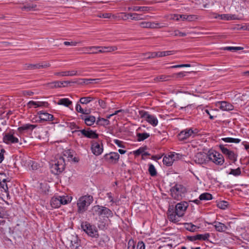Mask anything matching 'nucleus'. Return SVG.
Segmentation results:
<instances>
[{
  "label": "nucleus",
  "instance_id": "nucleus-1",
  "mask_svg": "<svg viewBox=\"0 0 249 249\" xmlns=\"http://www.w3.org/2000/svg\"><path fill=\"white\" fill-rule=\"evenodd\" d=\"M196 163L202 164L211 160L217 165H222L224 162L223 156L219 153L214 151L209 152L208 154L204 153H197L194 158Z\"/></svg>",
  "mask_w": 249,
  "mask_h": 249
},
{
  "label": "nucleus",
  "instance_id": "nucleus-2",
  "mask_svg": "<svg viewBox=\"0 0 249 249\" xmlns=\"http://www.w3.org/2000/svg\"><path fill=\"white\" fill-rule=\"evenodd\" d=\"M188 205L186 202L178 203L174 208L173 206L170 207L168 210V217L170 221L177 223L179 221V218L183 216Z\"/></svg>",
  "mask_w": 249,
  "mask_h": 249
},
{
  "label": "nucleus",
  "instance_id": "nucleus-3",
  "mask_svg": "<svg viewBox=\"0 0 249 249\" xmlns=\"http://www.w3.org/2000/svg\"><path fill=\"white\" fill-rule=\"evenodd\" d=\"M92 201L93 197L91 196H84L80 197L77 203L78 212L81 213H83Z\"/></svg>",
  "mask_w": 249,
  "mask_h": 249
},
{
  "label": "nucleus",
  "instance_id": "nucleus-4",
  "mask_svg": "<svg viewBox=\"0 0 249 249\" xmlns=\"http://www.w3.org/2000/svg\"><path fill=\"white\" fill-rule=\"evenodd\" d=\"M91 213L93 215H103L107 218L113 216V213L110 209L100 205H95L92 207Z\"/></svg>",
  "mask_w": 249,
  "mask_h": 249
},
{
  "label": "nucleus",
  "instance_id": "nucleus-5",
  "mask_svg": "<svg viewBox=\"0 0 249 249\" xmlns=\"http://www.w3.org/2000/svg\"><path fill=\"white\" fill-rule=\"evenodd\" d=\"M81 227L82 229L89 236L91 237L98 238L99 234L96 227L91 225L87 221H83L81 223Z\"/></svg>",
  "mask_w": 249,
  "mask_h": 249
},
{
  "label": "nucleus",
  "instance_id": "nucleus-6",
  "mask_svg": "<svg viewBox=\"0 0 249 249\" xmlns=\"http://www.w3.org/2000/svg\"><path fill=\"white\" fill-rule=\"evenodd\" d=\"M170 192L172 197L178 200L181 198L182 194L185 192V188L182 185L176 184L171 188Z\"/></svg>",
  "mask_w": 249,
  "mask_h": 249
},
{
  "label": "nucleus",
  "instance_id": "nucleus-7",
  "mask_svg": "<svg viewBox=\"0 0 249 249\" xmlns=\"http://www.w3.org/2000/svg\"><path fill=\"white\" fill-rule=\"evenodd\" d=\"M65 165L64 159L62 157L60 158L57 162L52 165V172L55 175L60 174L64 170Z\"/></svg>",
  "mask_w": 249,
  "mask_h": 249
},
{
  "label": "nucleus",
  "instance_id": "nucleus-8",
  "mask_svg": "<svg viewBox=\"0 0 249 249\" xmlns=\"http://www.w3.org/2000/svg\"><path fill=\"white\" fill-rule=\"evenodd\" d=\"M197 132V130H193L191 128L186 129L181 131L178 135V139L180 141H183L189 137H194L195 135Z\"/></svg>",
  "mask_w": 249,
  "mask_h": 249
},
{
  "label": "nucleus",
  "instance_id": "nucleus-9",
  "mask_svg": "<svg viewBox=\"0 0 249 249\" xmlns=\"http://www.w3.org/2000/svg\"><path fill=\"white\" fill-rule=\"evenodd\" d=\"M140 115L142 118H145L146 121L153 126L157 125L158 120L155 116L150 115L147 112L144 111H140Z\"/></svg>",
  "mask_w": 249,
  "mask_h": 249
},
{
  "label": "nucleus",
  "instance_id": "nucleus-10",
  "mask_svg": "<svg viewBox=\"0 0 249 249\" xmlns=\"http://www.w3.org/2000/svg\"><path fill=\"white\" fill-rule=\"evenodd\" d=\"M219 148L222 153L227 156L230 160L233 161L236 160V155L233 151L229 150L223 144H220Z\"/></svg>",
  "mask_w": 249,
  "mask_h": 249
},
{
  "label": "nucleus",
  "instance_id": "nucleus-11",
  "mask_svg": "<svg viewBox=\"0 0 249 249\" xmlns=\"http://www.w3.org/2000/svg\"><path fill=\"white\" fill-rule=\"evenodd\" d=\"M78 132L85 137L89 139H97L98 137V135L96 133L95 131H93L90 128L80 130Z\"/></svg>",
  "mask_w": 249,
  "mask_h": 249
},
{
  "label": "nucleus",
  "instance_id": "nucleus-12",
  "mask_svg": "<svg viewBox=\"0 0 249 249\" xmlns=\"http://www.w3.org/2000/svg\"><path fill=\"white\" fill-rule=\"evenodd\" d=\"M3 142L6 144L18 143V139L14 137L13 134L7 133L3 134Z\"/></svg>",
  "mask_w": 249,
  "mask_h": 249
},
{
  "label": "nucleus",
  "instance_id": "nucleus-13",
  "mask_svg": "<svg viewBox=\"0 0 249 249\" xmlns=\"http://www.w3.org/2000/svg\"><path fill=\"white\" fill-rule=\"evenodd\" d=\"M83 46L85 45L84 42L81 41H64L62 40L57 41L54 46Z\"/></svg>",
  "mask_w": 249,
  "mask_h": 249
},
{
  "label": "nucleus",
  "instance_id": "nucleus-14",
  "mask_svg": "<svg viewBox=\"0 0 249 249\" xmlns=\"http://www.w3.org/2000/svg\"><path fill=\"white\" fill-rule=\"evenodd\" d=\"M120 157L118 153L116 152H111L109 154H107L104 156V159L109 163H116Z\"/></svg>",
  "mask_w": 249,
  "mask_h": 249
},
{
  "label": "nucleus",
  "instance_id": "nucleus-15",
  "mask_svg": "<svg viewBox=\"0 0 249 249\" xmlns=\"http://www.w3.org/2000/svg\"><path fill=\"white\" fill-rule=\"evenodd\" d=\"M37 114L39 115V118L41 121H52L54 119V117L53 115L44 111H38Z\"/></svg>",
  "mask_w": 249,
  "mask_h": 249
},
{
  "label": "nucleus",
  "instance_id": "nucleus-16",
  "mask_svg": "<svg viewBox=\"0 0 249 249\" xmlns=\"http://www.w3.org/2000/svg\"><path fill=\"white\" fill-rule=\"evenodd\" d=\"M36 126L37 125L35 124H26L19 127L18 128V130L20 133H23L25 131H32L36 127Z\"/></svg>",
  "mask_w": 249,
  "mask_h": 249
},
{
  "label": "nucleus",
  "instance_id": "nucleus-17",
  "mask_svg": "<svg viewBox=\"0 0 249 249\" xmlns=\"http://www.w3.org/2000/svg\"><path fill=\"white\" fill-rule=\"evenodd\" d=\"M91 150L93 154L96 156L100 155L103 152V146H101L97 142L93 143L91 145Z\"/></svg>",
  "mask_w": 249,
  "mask_h": 249
},
{
  "label": "nucleus",
  "instance_id": "nucleus-18",
  "mask_svg": "<svg viewBox=\"0 0 249 249\" xmlns=\"http://www.w3.org/2000/svg\"><path fill=\"white\" fill-rule=\"evenodd\" d=\"M218 232H225L228 228L224 224L219 222L214 221L212 224Z\"/></svg>",
  "mask_w": 249,
  "mask_h": 249
},
{
  "label": "nucleus",
  "instance_id": "nucleus-19",
  "mask_svg": "<svg viewBox=\"0 0 249 249\" xmlns=\"http://www.w3.org/2000/svg\"><path fill=\"white\" fill-rule=\"evenodd\" d=\"M54 75L57 76H74V75H79L77 71H64L62 72H55Z\"/></svg>",
  "mask_w": 249,
  "mask_h": 249
},
{
  "label": "nucleus",
  "instance_id": "nucleus-20",
  "mask_svg": "<svg viewBox=\"0 0 249 249\" xmlns=\"http://www.w3.org/2000/svg\"><path fill=\"white\" fill-rule=\"evenodd\" d=\"M219 107L223 110L230 111L233 109V106L226 101H222L219 103Z\"/></svg>",
  "mask_w": 249,
  "mask_h": 249
},
{
  "label": "nucleus",
  "instance_id": "nucleus-21",
  "mask_svg": "<svg viewBox=\"0 0 249 249\" xmlns=\"http://www.w3.org/2000/svg\"><path fill=\"white\" fill-rule=\"evenodd\" d=\"M175 155L171 154L168 157L165 156L163 159V163L166 166H169L172 165L173 161L175 160Z\"/></svg>",
  "mask_w": 249,
  "mask_h": 249
},
{
  "label": "nucleus",
  "instance_id": "nucleus-22",
  "mask_svg": "<svg viewBox=\"0 0 249 249\" xmlns=\"http://www.w3.org/2000/svg\"><path fill=\"white\" fill-rule=\"evenodd\" d=\"M159 25L158 23L142 21L140 23V26L142 28H156Z\"/></svg>",
  "mask_w": 249,
  "mask_h": 249
},
{
  "label": "nucleus",
  "instance_id": "nucleus-23",
  "mask_svg": "<svg viewBox=\"0 0 249 249\" xmlns=\"http://www.w3.org/2000/svg\"><path fill=\"white\" fill-rule=\"evenodd\" d=\"M92 48H89V49H91ZM94 49H96V51H90L89 52V53H105V52H109L112 51H114L116 50L117 48H102V50H98V48H93Z\"/></svg>",
  "mask_w": 249,
  "mask_h": 249
},
{
  "label": "nucleus",
  "instance_id": "nucleus-24",
  "mask_svg": "<svg viewBox=\"0 0 249 249\" xmlns=\"http://www.w3.org/2000/svg\"><path fill=\"white\" fill-rule=\"evenodd\" d=\"M82 119L84 120L85 124L88 126L93 125L96 121L95 117L92 115L85 116L83 117Z\"/></svg>",
  "mask_w": 249,
  "mask_h": 249
},
{
  "label": "nucleus",
  "instance_id": "nucleus-25",
  "mask_svg": "<svg viewBox=\"0 0 249 249\" xmlns=\"http://www.w3.org/2000/svg\"><path fill=\"white\" fill-rule=\"evenodd\" d=\"M59 196L53 197L51 200V205L53 208H57L60 207L61 205Z\"/></svg>",
  "mask_w": 249,
  "mask_h": 249
},
{
  "label": "nucleus",
  "instance_id": "nucleus-26",
  "mask_svg": "<svg viewBox=\"0 0 249 249\" xmlns=\"http://www.w3.org/2000/svg\"><path fill=\"white\" fill-rule=\"evenodd\" d=\"M43 65L40 64H25L24 65L23 69L24 70H35L36 69H40L42 67Z\"/></svg>",
  "mask_w": 249,
  "mask_h": 249
},
{
  "label": "nucleus",
  "instance_id": "nucleus-27",
  "mask_svg": "<svg viewBox=\"0 0 249 249\" xmlns=\"http://www.w3.org/2000/svg\"><path fill=\"white\" fill-rule=\"evenodd\" d=\"M125 18H130L131 19L138 20L142 19V15L137 13H128L125 15Z\"/></svg>",
  "mask_w": 249,
  "mask_h": 249
},
{
  "label": "nucleus",
  "instance_id": "nucleus-28",
  "mask_svg": "<svg viewBox=\"0 0 249 249\" xmlns=\"http://www.w3.org/2000/svg\"><path fill=\"white\" fill-rule=\"evenodd\" d=\"M99 79H79L78 80V84L87 85L89 83H92L93 82H97V81H99Z\"/></svg>",
  "mask_w": 249,
  "mask_h": 249
},
{
  "label": "nucleus",
  "instance_id": "nucleus-29",
  "mask_svg": "<svg viewBox=\"0 0 249 249\" xmlns=\"http://www.w3.org/2000/svg\"><path fill=\"white\" fill-rule=\"evenodd\" d=\"M57 104L59 105H63L68 107L70 105L72 104V102L68 98H62L59 99Z\"/></svg>",
  "mask_w": 249,
  "mask_h": 249
},
{
  "label": "nucleus",
  "instance_id": "nucleus-30",
  "mask_svg": "<svg viewBox=\"0 0 249 249\" xmlns=\"http://www.w3.org/2000/svg\"><path fill=\"white\" fill-rule=\"evenodd\" d=\"M94 99L95 98L91 96L84 97L80 99L79 102L82 104L87 105Z\"/></svg>",
  "mask_w": 249,
  "mask_h": 249
},
{
  "label": "nucleus",
  "instance_id": "nucleus-31",
  "mask_svg": "<svg viewBox=\"0 0 249 249\" xmlns=\"http://www.w3.org/2000/svg\"><path fill=\"white\" fill-rule=\"evenodd\" d=\"M129 10L133 11H147L150 8L147 6H133L128 8Z\"/></svg>",
  "mask_w": 249,
  "mask_h": 249
},
{
  "label": "nucleus",
  "instance_id": "nucleus-32",
  "mask_svg": "<svg viewBox=\"0 0 249 249\" xmlns=\"http://www.w3.org/2000/svg\"><path fill=\"white\" fill-rule=\"evenodd\" d=\"M200 200H209L213 199V196L208 193H204L201 194L199 196Z\"/></svg>",
  "mask_w": 249,
  "mask_h": 249
},
{
  "label": "nucleus",
  "instance_id": "nucleus-33",
  "mask_svg": "<svg viewBox=\"0 0 249 249\" xmlns=\"http://www.w3.org/2000/svg\"><path fill=\"white\" fill-rule=\"evenodd\" d=\"M61 205H65L70 203L71 200V197L68 196H59Z\"/></svg>",
  "mask_w": 249,
  "mask_h": 249
},
{
  "label": "nucleus",
  "instance_id": "nucleus-34",
  "mask_svg": "<svg viewBox=\"0 0 249 249\" xmlns=\"http://www.w3.org/2000/svg\"><path fill=\"white\" fill-rule=\"evenodd\" d=\"M96 124L101 125H107L110 124L109 121L107 119L99 117L97 120Z\"/></svg>",
  "mask_w": 249,
  "mask_h": 249
},
{
  "label": "nucleus",
  "instance_id": "nucleus-35",
  "mask_svg": "<svg viewBox=\"0 0 249 249\" xmlns=\"http://www.w3.org/2000/svg\"><path fill=\"white\" fill-rule=\"evenodd\" d=\"M62 85L63 83L61 81H54L48 84V87L51 89L61 88Z\"/></svg>",
  "mask_w": 249,
  "mask_h": 249
},
{
  "label": "nucleus",
  "instance_id": "nucleus-36",
  "mask_svg": "<svg viewBox=\"0 0 249 249\" xmlns=\"http://www.w3.org/2000/svg\"><path fill=\"white\" fill-rule=\"evenodd\" d=\"M70 241L71 244V246L75 248L76 249L78 247V239L77 236L71 235L70 237Z\"/></svg>",
  "mask_w": 249,
  "mask_h": 249
},
{
  "label": "nucleus",
  "instance_id": "nucleus-37",
  "mask_svg": "<svg viewBox=\"0 0 249 249\" xmlns=\"http://www.w3.org/2000/svg\"><path fill=\"white\" fill-rule=\"evenodd\" d=\"M137 136L138 137V141L141 142L148 138L149 137L150 135L149 133L145 132L142 133H137Z\"/></svg>",
  "mask_w": 249,
  "mask_h": 249
},
{
  "label": "nucleus",
  "instance_id": "nucleus-38",
  "mask_svg": "<svg viewBox=\"0 0 249 249\" xmlns=\"http://www.w3.org/2000/svg\"><path fill=\"white\" fill-rule=\"evenodd\" d=\"M10 216L9 212L3 208H0V218H8Z\"/></svg>",
  "mask_w": 249,
  "mask_h": 249
},
{
  "label": "nucleus",
  "instance_id": "nucleus-39",
  "mask_svg": "<svg viewBox=\"0 0 249 249\" xmlns=\"http://www.w3.org/2000/svg\"><path fill=\"white\" fill-rule=\"evenodd\" d=\"M185 228L187 230L194 232L196 231L198 227H197L196 225L192 224V223H186L185 224Z\"/></svg>",
  "mask_w": 249,
  "mask_h": 249
},
{
  "label": "nucleus",
  "instance_id": "nucleus-40",
  "mask_svg": "<svg viewBox=\"0 0 249 249\" xmlns=\"http://www.w3.org/2000/svg\"><path fill=\"white\" fill-rule=\"evenodd\" d=\"M148 171L152 177H154L157 174L155 166L152 164H149Z\"/></svg>",
  "mask_w": 249,
  "mask_h": 249
},
{
  "label": "nucleus",
  "instance_id": "nucleus-41",
  "mask_svg": "<svg viewBox=\"0 0 249 249\" xmlns=\"http://www.w3.org/2000/svg\"><path fill=\"white\" fill-rule=\"evenodd\" d=\"M210 236V235L209 233H206L203 234H199L196 235V238L197 240L205 241L208 240Z\"/></svg>",
  "mask_w": 249,
  "mask_h": 249
},
{
  "label": "nucleus",
  "instance_id": "nucleus-42",
  "mask_svg": "<svg viewBox=\"0 0 249 249\" xmlns=\"http://www.w3.org/2000/svg\"><path fill=\"white\" fill-rule=\"evenodd\" d=\"M70 128L72 130V133H74L75 132H79V130H77L76 129H78L79 127L74 123H70L68 124Z\"/></svg>",
  "mask_w": 249,
  "mask_h": 249
},
{
  "label": "nucleus",
  "instance_id": "nucleus-43",
  "mask_svg": "<svg viewBox=\"0 0 249 249\" xmlns=\"http://www.w3.org/2000/svg\"><path fill=\"white\" fill-rule=\"evenodd\" d=\"M169 77L170 76L169 75H161L156 77L154 80L157 81H166L168 80Z\"/></svg>",
  "mask_w": 249,
  "mask_h": 249
},
{
  "label": "nucleus",
  "instance_id": "nucleus-44",
  "mask_svg": "<svg viewBox=\"0 0 249 249\" xmlns=\"http://www.w3.org/2000/svg\"><path fill=\"white\" fill-rule=\"evenodd\" d=\"M228 205V203L225 201H221L217 203L218 208L221 209H225Z\"/></svg>",
  "mask_w": 249,
  "mask_h": 249
},
{
  "label": "nucleus",
  "instance_id": "nucleus-45",
  "mask_svg": "<svg viewBox=\"0 0 249 249\" xmlns=\"http://www.w3.org/2000/svg\"><path fill=\"white\" fill-rule=\"evenodd\" d=\"M174 53V51H163L159 52V57H162L164 56L170 55Z\"/></svg>",
  "mask_w": 249,
  "mask_h": 249
},
{
  "label": "nucleus",
  "instance_id": "nucleus-46",
  "mask_svg": "<svg viewBox=\"0 0 249 249\" xmlns=\"http://www.w3.org/2000/svg\"><path fill=\"white\" fill-rule=\"evenodd\" d=\"M241 174V171L239 168L236 169H231L229 174L233 175V176H237Z\"/></svg>",
  "mask_w": 249,
  "mask_h": 249
},
{
  "label": "nucleus",
  "instance_id": "nucleus-47",
  "mask_svg": "<svg viewBox=\"0 0 249 249\" xmlns=\"http://www.w3.org/2000/svg\"><path fill=\"white\" fill-rule=\"evenodd\" d=\"M135 248V243L133 240L130 239L127 244V249H134Z\"/></svg>",
  "mask_w": 249,
  "mask_h": 249
},
{
  "label": "nucleus",
  "instance_id": "nucleus-48",
  "mask_svg": "<svg viewBox=\"0 0 249 249\" xmlns=\"http://www.w3.org/2000/svg\"><path fill=\"white\" fill-rule=\"evenodd\" d=\"M107 196L111 202H112V203H115L116 205L118 204L119 202V200L118 199H113V197L111 196V193H108L107 194Z\"/></svg>",
  "mask_w": 249,
  "mask_h": 249
},
{
  "label": "nucleus",
  "instance_id": "nucleus-49",
  "mask_svg": "<svg viewBox=\"0 0 249 249\" xmlns=\"http://www.w3.org/2000/svg\"><path fill=\"white\" fill-rule=\"evenodd\" d=\"M75 109L77 112L81 113L82 114H88V113H86L85 111H84V109L82 108L81 106H80V104H78V103H77L76 105Z\"/></svg>",
  "mask_w": 249,
  "mask_h": 249
},
{
  "label": "nucleus",
  "instance_id": "nucleus-50",
  "mask_svg": "<svg viewBox=\"0 0 249 249\" xmlns=\"http://www.w3.org/2000/svg\"><path fill=\"white\" fill-rule=\"evenodd\" d=\"M224 50H228L230 52H235L238 50H241L244 49V48H223Z\"/></svg>",
  "mask_w": 249,
  "mask_h": 249
},
{
  "label": "nucleus",
  "instance_id": "nucleus-51",
  "mask_svg": "<svg viewBox=\"0 0 249 249\" xmlns=\"http://www.w3.org/2000/svg\"><path fill=\"white\" fill-rule=\"evenodd\" d=\"M29 164L31 165V167L32 170H36L38 168V164L35 161H31Z\"/></svg>",
  "mask_w": 249,
  "mask_h": 249
},
{
  "label": "nucleus",
  "instance_id": "nucleus-52",
  "mask_svg": "<svg viewBox=\"0 0 249 249\" xmlns=\"http://www.w3.org/2000/svg\"><path fill=\"white\" fill-rule=\"evenodd\" d=\"M6 175L4 173H0V184H1V182L5 183L6 182V178H5Z\"/></svg>",
  "mask_w": 249,
  "mask_h": 249
},
{
  "label": "nucleus",
  "instance_id": "nucleus-53",
  "mask_svg": "<svg viewBox=\"0 0 249 249\" xmlns=\"http://www.w3.org/2000/svg\"><path fill=\"white\" fill-rule=\"evenodd\" d=\"M98 227L100 229L104 230L106 229V224L102 221H99V223L98 224Z\"/></svg>",
  "mask_w": 249,
  "mask_h": 249
},
{
  "label": "nucleus",
  "instance_id": "nucleus-54",
  "mask_svg": "<svg viewBox=\"0 0 249 249\" xmlns=\"http://www.w3.org/2000/svg\"><path fill=\"white\" fill-rule=\"evenodd\" d=\"M137 249H145V245L142 241L138 242L137 246Z\"/></svg>",
  "mask_w": 249,
  "mask_h": 249
},
{
  "label": "nucleus",
  "instance_id": "nucleus-55",
  "mask_svg": "<svg viewBox=\"0 0 249 249\" xmlns=\"http://www.w3.org/2000/svg\"><path fill=\"white\" fill-rule=\"evenodd\" d=\"M114 142L119 147H122V148H124V145H123V142L119 140H117V139H115L114 140Z\"/></svg>",
  "mask_w": 249,
  "mask_h": 249
},
{
  "label": "nucleus",
  "instance_id": "nucleus-56",
  "mask_svg": "<svg viewBox=\"0 0 249 249\" xmlns=\"http://www.w3.org/2000/svg\"><path fill=\"white\" fill-rule=\"evenodd\" d=\"M144 152V148H140L138 150L135 151L134 152V154L136 155H139L140 154H143Z\"/></svg>",
  "mask_w": 249,
  "mask_h": 249
},
{
  "label": "nucleus",
  "instance_id": "nucleus-57",
  "mask_svg": "<svg viewBox=\"0 0 249 249\" xmlns=\"http://www.w3.org/2000/svg\"><path fill=\"white\" fill-rule=\"evenodd\" d=\"M219 17H221V19L227 20H230V18H229L230 14H223L219 15Z\"/></svg>",
  "mask_w": 249,
  "mask_h": 249
},
{
  "label": "nucleus",
  "instance_id": "nucleus-58",
  "mask_svg": "<svg viewBox=\"0 0 249 249\" xmlns=\"http://www.w3.org/2000/svg\"><path fill=\"white\" fill-rule=\"evenodd\" d=\"M61 83H63L62 87H65L66 85L64 84H66L67 85L68 84H70L71 83H76L78 84V80L74 81H61Z\"/></svg>",
  "mask_w": 249,
  "mask_h": 249
},
{
  "label": "nucleus",
  "instance_id": "nucleus-59",
  "mask_svg": "<svg viewBox=\"0 0 249 249\" xmlns=\"http://www.w3.org/2000/svg\"><path fill=\"white\" fill-rule=\"evenodd\" d=\"M98 103L100 105V106L102 108H106L107 107L106 103L102 100H98Z\"/></svg>",
  "mask_w": 249,
  "mask_h": 249
},
{
  "label": "nucleus",
  "instance_id": "nucleus-60",
  "mask_svg": "<svg viewBox=\"0 0 249 249\" xmlns=\"http://www.w3.org/2000/svg\"><path fill=\"white\" fill-rule=\"evenodd\" d=\"M33 7L29 5H26L23 6L21 8V9L22 10L29 11H31L33 9Z\"/></svg>",
  "mask_w": 249,
  "mask_h": 249
},
{
  "label": "nucleus",
  "instance_id": "nucleus-61",
  "mask_svg": "<svg viewBox=\"0 0 249 249\" xmlns=\"http://www.w3.org/2000/svg\"><path fill=\"white\" fill-rule=\"evenodd\" d=\"M1 187L4 190L5 192H7L8 188L6 182L5 183L1 182V184H0Z\"/></svg>",
  "mask_w": 249,
  "mask_h": 249
},
{
  "label": "nucleus",
  "instance_id": "nucleus-62",
  "mask_svg": "<svg viewBox=\"0 0 249 249\" xmlns=\"http://www.w3.org/2000/svg\"><path fill=\"white\" fill-rule=\"evenodd\" d=\"M230 141H231L230 142H231V143H239L241 140L239 139H235V138H231Z\"/></svg>",
  "mask_w": 249,
  "mask_h": 249
},
{
  "label": "nucleus",
  "instance_id": "nucleus-63",
  "mask_svg": "<svg viewBox=\"0 0 249 249\" xmlns=\"http://www.w3.org/2000/svg\"><path fill=\"white\" fill-rule=\"evenodd\" d=\"M23 93L24 95L31 96V95H33L34 92L31 91H29V90H25V91H23Z\"/></svg>",
  "mask_w": 249,
  "mask_h": 249
},
{
  "label": "nucleus",
  "instance_id": "nucleus-64",
  "mask_svg": "<svg viewBox=\"0 0 249 249\" xmlns=\"http://www.w3.org/2000/svg\"><path fill=\"white\" fill-rule=\"evenodd\" d=\"M39 105H40V107H48L49 106V104L46 102H39Z\"/></svg>",
  "mask_w": 249,
  "mask_h": 249
}]
</instances>
